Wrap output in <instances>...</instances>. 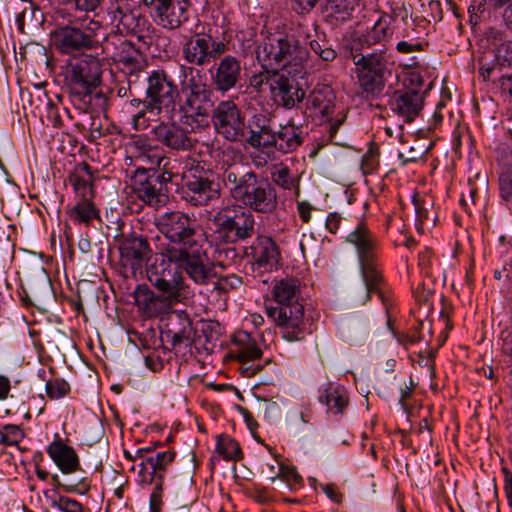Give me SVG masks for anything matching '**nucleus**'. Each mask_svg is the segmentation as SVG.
Segmentation results:
<instances>
[{
    "mask_svg": "<svg viewBox=\"0 0 512 512\" xmlns=\"http://www.w3.org/2000/svg\"><path fill=\"white\" fill-rule=\"evenodd\" d=\"M180 90L184 101L179 108V122L160 121L151 133L162 146L184 152L197 144L191 134L209 126L211 91L201 71L191 67L183 68Z\"/></svg>",
    "mask_w": 512,
    "mask_h": 512,
    "instance_id": "obj_1",
    "label": "nucleus"
},
{
    "mask_svg": "<svg viewBox=\"0 0 512 512\" xmlns=\"http://www.w3.org/2000/svg\"><path fill=\"white\" fill-rule=\"evenodd\" d=\"M155 225L167 240L157 246L158 253L170 262L180 264L196 284H207L214 272L209 266L196 220L184 212L170 211L158 215Z\"/></svg>",
    "mask_w": 512,
    "mask_h": 512,
    "instance_id": "obj_2",
    "label": "nucleus"
},
{
    "mask_svg": "<svg viewBox=\"0 0 512 512\" xmlns=\"http://www.w3.org/2000/svg\"><path fill=\"white\" fill-rule=\"evenodd\" d=\"M255 54L264 69L250 78V85L257 91H261L266 84L271 88L273 74L279 73L278 69L283 68L294 76L306 74L309 52L293 35L271 33L259 42Z\"/></svg>",
    "mask_w": 512,
    "mask_h": 512,
    "instance_id": "obj_3",
    "label": "nucleus"
},
{
    "mask_svg": "<svg viewBox=\"0 0 512 512\" xmlns=\"http://www.w3.org/2000/svg\"><path fill=\"white\" fill-rule=\"evenodd\" d=\"M273 300L278 306L267 305L265 310L280 328L282 336L289 342H298L309 334L301 300V283L297 278L276 280L272 288Z\"/></svg>",
    "mask_w": 512,
    "mask_h": 512,
    "instance_id": "obj_4",
    "label": "nucleus"
},
{
    "mask_svg": "<svg viewBox=\"0 0 512 512\" xmlns=\"http://www.w3.org/2000/svg\"><path fill=\"white\" fill-rule=\"evenodd\" d=\"M223 181L230 187L234 200L246 209L259 213H272L278 204L277 193L272 184L259 177L253 170L242 165H231L223 172Z\"/></svg>",
    "mask_w": 512,
    "mask_h": 512,
    "instance_id": "obj_5",
    "label": "nucleus"
},
{
    "mask_svg": "<svg viewBox=\"0 0 512 512\" xmlns=\"http://www.w3.org/2000/svg\"><path fill=\"white\" fill-rule=\"evenodd\" d=\"M346 242L356 250L363 279V284L353 289L352 298L356 304L365 305L372 293L381 296L383 278L376 263L377 239L364 223H360L347 235Z\"/></svg>",
    "mask_w": 512,
    "mask_h": 512,
    "instance_id": "obj_6",
    "label": "nucleus"
},
{
    "mask_svg": "<svg viewBox=\"0 0 512 512\" xmlns=\"http://www.w3.org/2000/svg\"><path fill=\"white\" fill-rule=\"evenodd\" d=\"M99 21L89 17L75 18L69 24L58 26L52 32L55 47L64 54H73L96 47L102 39L106 45L109 39L102 33Z\"/></svg>",
    "mask_w": 512,
    "mask_h": 512,
    "instance_id": "obj_7",
    "label": "nucleus"
},
{
    "mask_svg": "<svg viewBox=\"0 0 512 512\" xmlns=\"http://www.w3.org/2000/svg\"><path fill=\"white\" fill-rule=\"evenodd\" d=\"M162 258L150 264L146 276L150 284L157 289L169 306L183 303L193 296V290L186 282L180 264L173 265L168 259Z\"/></svg>",
    "mask_w": 512,
    "mask_h": 512,
    "instance_id": "obj_8",
    "label": "nucleus"
},
{
    "mask_svg": "<svg viewBox=\"0 0 512 512\" xmlns=\"http://www.w3.org/2000/svg\"><path fill=\"white\" fill-rule=\"evenodd\" d=\"M182 197L193 206H204L220 197L216 174L194 160L188 161L182 173Z\"/></svg>",
    "mask_w": 512,
    "mask_h": 512,
    "instance_id": "obj_9",
    "label": "nucleus"
},
{
    "mask_svg": "<svg viewBox=\"0 0 512 512\" xmlns=\"http://www.w3.org/2000/svg\"><path fill=\"white\" fill-rule=\"evenodd\" d=\"M215 235L220 243L235 244L251 238L255 219L250 210L239 204L222 207L213 217Z\"/></svg>",
    "mask_w": 512,
    "mask_h": 512,
    "instance_id": "obj_10",
    "label": "nucleus"
},
{
    "mask_svg": "<svg viewBox=\"0 0 512 512\" xmlns=\"http://www.w3.org/2000/svg\"><path fill=\"white\" fill-rule=\"evenodd\" d=\"M101 63L91 55L74 58L68 62L65 81L70 93L83 101L90 103L93 90L99 85Z\"/></svg>",
    "mask_w": 512,
    "mask_h": 512,
    "instance_id": "obj_11",
    "label": "nucleus"
},
{
    "mask_svg": "<svg viewBox=\"0 0 512 512\" xmlns=\"http://www.w3.org/2000/svg\"><path fill=\"white\" fill-rule=\"evenodd\" d=\"M172 173H158L153 169H137L131 178L132 192L137 199L154 208L162 207L169 201L167 181Z\"/></svg>",
    "mask_w": 512,
    "mask_h": 512,
    "instance_id": "obj_12",
    "label": "nucleus"
},
{
    "mask_svg": "<svg viewBox=\"0 0 512 512\" xmlns=\"http://www.w3.org/2000/svg\"><path fill=\"white\" fill-rule=\"evenodd\" d=\"M106 14L110 24L120 33L138 34L149 26L133 0H109Z\"/></svg>",
    "mask_w": 512,
    "mask_h": 512,
    "instance_id": "obj_13",
    "label": "nucleus"
},
{
    "mask_svg": "<svg viewBox=\"0 0 512 512\" xmlns=\"http://www.w3.org/2000/svg\"><path fill=\"white\" fill-rule=\"evenodd\" d=\"M156 25L164 30L179 29L188 20L189 0H142Z\"/></svg>",
    "mask_w": 512,
    "mask_h": 512,
    "instance_id": "obj_14",
    "label": "nucleus"
},
{
    "mask_svg": "<svg viewBox=\"0 0 512 512\" xmlns=\"http://www.w3.org/2000/svg\"><path fill=\"white\" fill-rule=\"evenodd\" d=\"M227 49V46L222 41H215L209 35L196 34L189 37L182 47V57L190 64L191 68L196 70L193 66H205L212 61L219 58ZM188 66H182L187 68Z\"/></svg>",
    "mask_w": 512,
    "mask_h": 512,
    "instance_id": "obj_15",
    "label": "nucleus"
},
{
    "mask_svg": "<svg viewBox=\"0 0 512 512\" xmlns=\"http://www.w3.org/2000/svg\"><path fill=\"white\" fill-rule=\"evenodd\" d=\"M211 119L216 132L226 140L238 142L245 137V121L234 101L219 102L212 111Z\"/></svg>",
    "mask_w": 512,
    "mask_h": 512,
    "instance_id": "obj_16",
    "label": "nucleus"
},
{
    "mask_svg": "<svg viewBox=\"0 0 512 512\" xmlns=\"http://www.w3.org/2000/svg\"><path fill=\"white\" fill-rule=\"evenodd\" d=\"M177 93V86L168 74L163 70L153 71L147 78L146 95L150 109V115L158 116L163 109L174 106V97Z\"/></svg>",
    "mask_w": 512,
    "mask_h": 512,
    "instance_id": "obj_17",
    "label": "nucleus"
},
{
    "mask_svg": "<svg viewBox=\"0 0 512 512\" xmlns=\"http://www.w3.org/2000/svg\"><path fill=\"white\" fill-rule=\"evenodd\" d=\"M118 249L122 265L129 267L133 272L141 269L152 254L147 239L135 232L122 234L119 238Z\"/></svg>",
    "mask_w": 512,
    "mask_h": 512,
    "instance_id": "obj_18",
    "label": "nucleus"
},
{
    "mask_svg": "<svg viewBox=\"0 0 512 512\" xmlns=\"http://www.w3.org/2000/svg\"><path fill=\"white\" fill-rule=\"evenodd\" d=\"M303 76L288 74L283 68L281 72L274 73L271 82V95L274 102L287 109H292L302 102L305 92L297 82V78Z\"/></svg>",
    "mask_w": 512,
    "mask_h": 512,
    "instance_id": "obj_19",
    "label": "nucleus"
},
{
    "mask_svg": "<svg viewBox=\"0 0 512 512\" xmlns=\"http://www.w3.org/2000/svg\"><path fill=\"white\" fill-rule=\"evenodd\" d=\"M233 343L235 345V355L238 361L242 364V372L247 377L254 376L260 371L261 366L259 364H249L254 360H258L262 356L261 349L256 345L254 339L251 338L247 332H237L233 336Z\"/></svg>",
    "mask_w": 512,
    "mask_h": 512,
    "instance_id": "obj_20",
    "label": "nucleus"
},
{
    "mask_svg": "<svg viewBox=\"0 0 512 512\" xmlns=\"http://www.w3.org/2000/svg\"><path fill=\"white\" fill-rule=\"evenodd\" d=\"M247 128L249 137L246 141L251 147H271V139L275 131L272 127L271 113L264 110L254 113L248 120Z\"/></svg>",
    "mask_w": 512,
    "mask_h": 512,
    "instance_id": "obj_21",
    "label": "nucleus"
},
{
    "mask_svg": "<svg viewBox=\"0 0 512 512\" xmlns=\"http://www.w3.org/2000/svg\"><path fill=\"white\" fill-rule=\"evenodd\" d=\"M165 334L173 347L191 345L195 339V329L188 314L177 311L171 313L165 324Z\"/></svg>",
    "mask_w": 512,
    "mask_h": 512,
    "instance_id": "obj_22",
    "label": "nucleus"
},
{
    "mask_svg": "<svg viewBox=\"0 0 512 512\" xmlns=\"http://www.w3.org/2000/svg\"><path fill=\"white\" fill-rule=\"evenodd\" d=\"M423 95L414 90L394 91L389 105L391 110L404 118L406 122H411L419 115L423 108Z\"/></svg>",
    "mask_w": 512,
    "mask_h": 512,
    "instance_id": "obj_23",
    "label": "nucleus"
},
{
    "mask_svg": "<svg viewBox=\"0 0 512 512\" xmlns=\"http://www.w3.org/2000/svg\"><path fill=\"white\" fill-rule=\"evenodd\" d=\"M241 78L240 61L231 55L224 56L212 73V80L218 91L227 92L234 88Z\"/></svg>",
    "mask_w": 512,
    "mask_h": 512,
    "instance_id": "obj_24",
    "label": "nucleus"
},
{
    "mask_svg": "<svg viewBox=\"0 0 512 512\" xmlns=\"http://www.w3.org/2000/svg\"><path fill=\"white\" fill-rule=\"evenodd\" d=\"M172 451L157 452L149 455L139 464V475L143 483L151 485L156 479H164L167 467L174 461Z\"/></svg>",
    "mask_w": 512,
    "mask_h": 512,
    "instance_id": "obj_25",
    "label": "nucleus"
},
{
    "mask_svg": "<svg viewBox=\"0 0 512 512\" xmlns=\"http://www.w3.org/2000/svg\"><path fill=\"white\" fill-rule=\"evenodd\" d=\"M114 57L121 66L122 71L129 77H136L147 67L145 56L135 46L127 41L121 40Z\"/></svg>",
    "mask_w": 512,
    "mask_h": 512,
    "instance_id": "obj_26",
    "label": "nucleus"
},
{
    "mask_svg": "<svg viewBox=\"0 0 512 512\" xmlns=\"http://www.w3.org/2000/svg\"><path fill=\"white\" fill-rule=\"evenodd\" d=\"M133 296L135 304L147 317L158 316L169 306L161 294H155V292L145 284L138 285L133 292Z\"/></svg>",
    "mask_w": 512,
    "mask_h": 512,
    "instance_id": "obj_27",
    "label": "nucleus"
},
{
    "mask_svg": "<svg viewBox=\"0 0 512 512\" xmlns=\"http://www.w3.org/2000/svg\"><path fill=\"white\" fill-rule=\"evenodd\" d=\"M304 38L308 42L312 52H314L320 59L326 62L333 61L336 58V51L329 44L324 32L319 31V26L316 23L310 26H301Z\"/></svg>",
    "mask_w": 512,
    "mask_h": 512,
    "instance_id": "obj_28",
    "label": "nucleus"
},
{
    "mask_svg": "<svg viewBox=\"0 0 512 512\" xmlns=\"http://www.w3.org/2000/svg\"><path fill=\"white\" fill-rule=\"evenodd\" d=\"M49 456L65 474L80 470V463L75 450L62 441L52 442L47 449Z\"/></svg>",
    "mask_w": 512,
    "mask_h": 512,
    "instance_id": "obj_29",
    "label": "nucleus"
},
{
    "mask_svg": "<svg viewBox=\"0 0 512 512\" xmlns=\"http://www.w3.org/2000/svg\"><path fill=\"white\" fill-rule=\"evenodd\" d=\"M303 142L302 129L292 123L280 125L277 131H274L271 139V147H275L282 153L295 151Z\"/></svg>",
    "mask_w": 512,
    "mask_h": 512,
    "instance_id": "obj_30",
    "label": "nucleus"
},
{
    "mask_svg": "<svg viewBox=\"0 0 512 512\" xmlns=\"http://www.w3.org/2000/svg\"><path fill=\"white\" fill-rule=\"evenodd\" d=\"M334 100L332 88L328 85H320L309 94L306 102L307 109L315 115L327 117L334 112Z\"/></svg>",
    "mask_w": 512,
    "mask_h": 512,
    "instance_id": "obj_31",
    "label": "nucleus"
},
{
    "mask_svg": "<svg viewBox=\"0 0 512 512\" xmlns=\"http://www.w3.org/2000/svg\"><path fill=\"white\" fill-rule=\"evenodd\" d=\"M389 56L386 51L378 50L366 55H354L353 62L356 66V71L368 73L385 74L387 71V64Z\"/></svg>",
    "mask_w": 512,
    "mask_h": 512,
    "instance_id": "obj_32",
    "label": "nucleus"
},
{
    "mask_svg": "<svg viewBox=\"0 0 512 512\" xmlns=\"http://www.w3.org/2000/svg\"><path fill=\"white\" fill-rule=\"evenodd\" d=\"M319 400L327 406L328 412L332 414H341L348 406L349 398L346 390L341 386L329 384L320 395Z\"/></svg>",
    "mask_w": 512,
    "mask_h": 512,
    "instance_id": "obj_33",
    "label": "nucleus"
},
{
    "mask_svg": "<svg viewBox=\"0 0 512 512\" xmlns=\"http://www.w3.org/2000/svg\"><path fill=\"white\" fill-rule=\"evenodd\" d=\"M254 262L258 267H272L278 263L279 250L276 243L269 237L258 240L257 246L254 248Z\"/></svg>",
    "mask_w": 512,
    "mask_h": 512,
    "instance_id": "obj_34",
    "label": "nucleus"
},
{
    "mask_svg": "<svg viewBox=\"0 0 512 512\" xmlns=\"http://www.w3.org/2000/svg\"><path fill=\"white\" fill-rule=\"evenodd\" d=\"M92 180L91 167L86 162L76 165L74 171L69 176L70 184L83 198H88L92 194Z\"/></svg>",
    "mask_w": 512,
    "mask_h": 512,
    "instance_id": "obj_35",
    "label": "nucleus"
},
{
    "mask_svg": "<svg viewBox=\"0 0 512 512\" xmlns=\"http://www.w3.org/2000/svg\"><path fill=\"white\" fill-rule=\"evenodd\" d=\"M358 82L367 94H380L385 86V74L356 71Z\"/></svg>",
    "mask_w": 512,
    "mask_h": 512,
    "instance_id": "obj_36",
    "label": "nucleus"
},
{
    "mask_svg": "<svg viewBox=\"0 0 512 512\" xmlns=\"http://www.w3.org/2000/svg\"><path fill=\"white\" fill-rule=\"evenodd\" d=\"M270 175L273 183L285 190H291L298 186L297 177L283 163L273 165Z\"/></svg>",
    "mask_w": 512,
    "mask_h": 512,
    "instance_id": "obj_37",
    "label": "nucleus"
},
{
    "mask_svg": "<svg viewBox=\"0 0 512 512\" xmlns=\"http://www.w3.org/2000/svg\"><path fill=\"white\" fill-rule=\"evenodd\" d=\"M72 221L79 224H89L93 219L98 217L97 210L88 198H84L81 202L76 204L68 212Z\"/></svg>",
    "mask_w": 512,
    "mask_h": 512,
    "instance_id": "obj_38",
    "label": "nucleus"
},
{
    "mask_svg": "<svg viewBox=\"0 0 512 512\" xmlns=\"http://www.w3.org/2000/svg\"><path fill=\"white\" fill-rule=\"evenodd\" d=\"M392 19L389 15H382L375 22L372 29L367 33L366 40L368 43H378L392 34L390 28Z\"/></svg>",
    "mask_w": 512,
    "mask_h": 512,
    "instance_id": "obj_39",
    "label": "nucleus"
},
{
    "mask_svg": "<svg viewBox=\"0 0 512 512\" xmlns=\"http://www.w3.org/2000/svg\"><path fill=\"white\" fill-rule=\"evenodd\" d=\"M145 105H148V101H142L140 99L130 101V106L138 110L132 117L133 127L136 130L148 128L151 118H154L150 115V109L145 107Z\"/></svg>",
    "mask_w": 512,
    "mask_h": 512,
    "instance_id": "obj_40",
    "label": "nucleus"
},
{
    "mask_svg": "<svg viewBox=\"0 0 512 512\" xmlns=\"http://www.w3.org/2000/svg\"><path fill=\"white\" fill-rule=\"evenodd\" d=\"M216 449L227 460L237 459L241 454L239 444L228 436H218Z\"/></svg>",
    "mask_w": 512,
    "mask_h": 512,
    "instance_id": "obj_41",
    "label": "nucleus"
},
{
    "mask_svg": "<svg viewBox=\"0 0 512 512\" xmlns=\"http://www.w3.org/2000/svg\"><path fill=\"white\" fill-rule=\"evenodd\" d=\"M51 507L57 512H83L82 505L73 499L53 493L48 497Z\"/></svg>",
    "mask_w": 512,
    "mask_h": 512,
    "instance_id": "obj_42",
    "label": "nucleus"
},
{
    "mask_svg": "<svg viewBox=\"0 0 512 512\" xmlns=\"http://www.w3.org/2000/svg\"><path fill=\"white\" fill-rule=\"evenodd\" d=\"M24 438L22 429L17 425H5L0 429V443L8 446L18 445Z\"/></svg>",
    "mask_w": 512,
    "mask_h": 512,
    "instance_id": "obj_43",
    "label": "nucleus"
},
{
    "mask_svg": "<svg viewBox=\"0 0 512 512\" xmlns=\"http://www.w3.org/2000/svg\"><path fill=\"white\" fill-rule=\"evenodd\" d=\"M414 206L417 220L423 227L435 224L434 211L430 203L414 200Z\"/></svg>",
    "mask_w": 512,
    "mask_h": 512,
    "instance_id": "obj_44",
    "label": "nucleus"
},
{
    "mask_svg": "<svg viewBox=\"0 0 512 512\" xmlns=\"http://www.w3.org/2000/svg\"><path fill=\"white\" fill-rule=\"evenodd\" d=\"M70 391L69 384L63 379H53L46 382V393L52 400L60 399Z\"/></svg>",
    "mask_w": 512,
    "mask_h": 512,
    "instance_id": "obj_45",
    "label": "nucleus"
},
{
    "mask_svg": "<svg viewBox=\"0 0 512 512\" xmlns=\"http://www.w3.org/2000/svg\"><path fill=\"white\" fill-rule=\"evenodd\" d=\"M354 9L353 0H330L329 10L341 19H345Z\"/></svg>",
    "mask_w": 512,
    "mask_h": 512,
    "instance_id": "obj_46",
    "label": "nucleus"
},
{
    "mask_svg": "<svg viewBox=\"0 0 512 512\" xmlns=\"http://www.w3.org/2000/svg\"><path fill=\"white\" fill-rule=\"evenodd\" d=\"M163 482L164 479H156L152 484H154V489L150 496V510L151 512H161V508L163 505L162 497H163Z\"/></svg>",
    "mask_w": 512,
    "mask_h": 512,
    "instance_id": "obj_47",
    "label": "nucleus"
},
{
    "mask_svg": "<svg viewBox=\"0 0 512 512\" xmlns=\"http://www.w3.org/2000/svg\"><path fill=\"white\" fill-rule=\"evenodd\" d=\"M242 284V279L235 274L220 277L215 283V289L220 292H227L231 289H236Z\"/></svg>",
    "mask_w": 512,
    "mask_h": 512,
    "instance_id": "obj_48",
    "label": "nucleus"
},
{
    "mask_svg": "<svg viewBox=\"0 0 512 512\" xmlns=\"http://www.w3.org/2000/svg\"><path fill=\"white\" fill-rule=\"evenodd\" d=\"M277 475H279L278 479L285 481L289 485L298 484L301 481V476L296 469L284 464H282V467H278Z\"/></svg>",
    "mask_w": 512,
    "mask_h": 512,
    "instance_id": "obj_49",
    "label": "nucleus"
},
{
    "mask_svg": "<svg viewBox=\"0 0 512 512\" xmlns=\"http://www.w3.org/2000/svg\"><path fill=\"white\" fill-rule=\"evenodd\" d=\"M378 149H370L362 159V168L365 173L372 172L379 164Z\"/></svg>",
    "mask_w": 512,
    "mask_h": 512,
    "instance_id": "obj_50",
    "label": "nucleus"
},
{
    "mask_svg": "<svg viewBox=\"0 0 512 512\" xmlns=\"http://www.w3.org/2000/svg\"><path fill=\"white\" fill-rule=\"evenodd\" d=\"M423 154L424 150L422 148H416L412 146L407 151L400 152L398 154V157L401 160L402 164L405 165L410 162L418 161L423 156Z\"/></svg>",
    "mask_w": 512,
    "mask_h": 512,
    "instance_id": "obj_51",
    "label": "nucleus"
},
{
    "mask_svg": "<svg viewBox=\"0 0 512 512\" xmlns=\"http://www.w3.org/2000/svg\"><path fill=\"white\" fill-rule=\"evenodd\" d=\"M396 50L402 54H409L422 51L423 45L418 41H400L396 45Z\"/></svg>",
    "mask_w": 512,
    "mask_h": 512,
    "instance_id": "obj_52",
    "label": "nucleus"
},
{
    "mask_svg": "<svg viewBox=\"0 0 512 512\" xmlns=\"http://www.w3.org/2000/svg\"><path fill=\"white\" fill-rule=\"evenodd\" d=\"M500 192L505 200H512V174L500 177Z\"/></svg>",
    "mask_w": 512,
    "mask_h": 512,
    "instance_id": "obj_53",
    "label": "nucleus"
},
{
    "mask_svg": "<svg viewBox=\"0 0 512 512\" xmlns=\"http://www.w3.org/2000/svg\"><path fill=\"white\" fill-rule=\"evenodd\" d=\"M282 464V462L274 459L272 463H266L263 466L262 473L266 475L271 482H274L279 477V475H277L278 467H282Z\"/></svg>",
    "mask_w": 512,
    "mask_h": 512,
    "instance_id": "obj_54",
    "label": "nucleus"
},
{
    "mask_svg": "<svg viewBox=\"0 0 512 512\" xmlns=\"http://www.w3.org/2000/svg\"><path fill=\"white\" fill-rule=\"evenodd\" d=\"M317 2L318 0H293V9L299 14L308 13Z\"/></svg>",
    "mask_w": 512,
    "mask_h": 512,
    "instance_id": "obj_55",
    "label": "nucleus"
},
{
    "mask_svg": "<svg viewBox=\"0 0 512 512\" xmlns=\"http://www.w3.org/2000/svg\"><path fill=\"white\" fill-rule=\"evenodd\" d=\"M64 488L67 492H76L79 494H86L90 485L85 478L79 480L77 483H68L64 485Z\"/></svg>",
    "mask_w": 512,
    "mask_h": 512,
    "instance_id": "obj_56",
    "label": "nucleus"
},
{
    "mask_svg": "<svg viewBox=\"0 0 512 512\" xmlns=\"http://www.w3.org/2000/svg\"><path fill=\"white\" fill-rule=\"evenodd\" d=\"M498 53L508 65L512 66V41L501 44Z\"/></svg>",
    "mask_w": 512,
    "mask_h": 512,
    "instance_id": "obj_57",
    "label": "nucleus"
},
{
    "mask_svg": "<svg viewBox=\"0 0 512 512\" xmlns=\"http://www.w3.org/2000/svg\"><path fill=\"white\" fill-rule=\"evenodd\" d=\"M297 210H298L300 218L304 222L307 223L310 221L312 206L308 202H306V201L298 202Z\"/></svg>",
    "mask_w": 512,
    "mask_h": 512,
    "instance_id": "obj_58",
    "label": "nucleus"
},
{
    "mask_svg": "<svg viewBox=\"0 0 512 512\" xmlns=\"http://www.w3.org/2000/svg\"><path fill=\"white\" fill-rule=\"evenodd\" d=\"M102 0H75V4L78 9L83 11H94Z\"/></svg>",
    "mask_w": 512,
    "mask_h": 512,
    "instance_id": "obj_59",
    "label": "nucleus"
},
{
    "mask_svg": "<svg viewBox=\"0 0 512 512\" xmlns=\"http://www.w3.org/2000/svg\"><path fill=\"white\" fill-rule=\"evenodd\" d=\"M340 223L341 217L336 213H332L327 217L326 227L331 233H336L339 229Z\"/></svg>",
    "mask_w": 512,
    "mask_h": 512,
    "instance_id": "obj_60",
    "label": "nucleus"
},
{
    "mask_svg": "<svg viewBox=\"0 0 512 512\" xmlns=\"http://www.w3.org/2000/svg\"><path fill=\"white\" fill-rule=\"evenodd\" d=\"M11 389L10 379L6 376L0 375V400L7 399Z\"/></svg>",
    "mask_w": 512,
    "mask_h": 512,
    "instance_id": "obj_61",
    "label": "nucleus"
},
{
    "mask_svg": "<svg viewBox=\"0 0 512 512\" xmlns=\"http://www.w3.org/2000/svg\"><path fill=\"white\" fill-rule=\"evenodd\" d=\"M322 490L327 495V497L330 498L332 501L340 502V495L336 492L333 485H323Z\"/></svg>",
    "mask_w": 512,
    "mask_h": 512,
    "instance_id": "obj_62",
    "label": "nucleus"
},
{
    "mask_svg": "<svg viewBox=\"0 0 512 512\" xmlns=\"http://www.w3.org/2000/svg\"><path fill=\"white\" fill-rule=\"evenodd\" d=\"M502 17L507 28L512 30V1L505 7Z\"/></svg>",
    "mask_w": 512,
    "mask_h": 512,
    "instance_id": "obj_63",
    "label": "nucleus"
},
{
    "mask_svg": "<svg viewBox=\"0 0 512 512\" xmlns=\"http://www.w3.org/2000/svg\"><path fill=\"white\" fill-rule=\"evenodd\" d=\"M154 452V449L152 447H143L139 448L135 451L134 457L140 458L142 461L145 460L146 457L149 455H152Z\"/></svg>",
    "mask_w": 512,
    "mask_h": 512,
    "instance_id": "obj_64",
    "label": "nucleus"
}]
</instances>
